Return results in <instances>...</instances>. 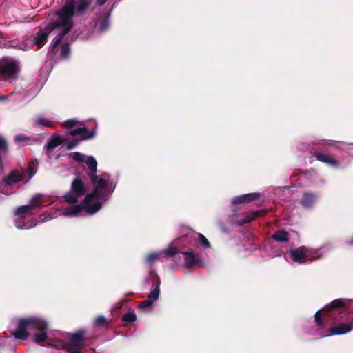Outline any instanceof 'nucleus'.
Here are the masks:
<instances>
[{
	"label": "nucleus",
	"mask_w": 353,
	"mask_h": 353,
	"mask_svg": "<svg viewBox=\"0 0 353 353\" xmlns=\"http://www.w3.org/2000/svg\"><path fill=\"white\" fill-rule=\"evenodd\" d=\"M48 324L45 320L37 316L21 318L17 321V329L11 331V334L17 339L24 341L30 336L28 330L37 331L32 341L39 345L48 341L46 330Z\"/></svg>",
	"instance_id": "1"
},
{
	"label": "nucleus",
	"mask_w": 353,
	"mask_h": 353,
	"mask_svg": "<svg viewBox=\"0 0 353 353\" xmlns=\"http://www.w3.org/2000/svg\"><path fill=\"white\" fill-rule=\"evenodd\" d=\"M77 1H65L60 9L52 14H48L50 23L52 28L69 33L74 23L72 17L75 15V3Z\"/></svg>",
	"instance_id": "2"
},
{
	"label": "nucleus",
	"mask_w": 353,
	"mask_h": 353,
	"mask_svg": "<svg viewBox=\"0 0 353 353\" xmlns=\"http://www.w3.org/2000/svg\"><path fill=\"white\" fill-rule=\"evenodd\" d=\"M91 183L94 185L93 192L90 194H88L85 197V203L88 201H92L94 199L99 200H105L109 194L108 190V180L104 177L99 176L96 174V179L93 180L92 178H90Z\"/></svg>",
	"instance_id": "3"
},
{
	"label": "nucleus",
	"mask_w": 353,
	"mask_h": 353,
	"mask_svg": "<svg viewBox=\"0 0 353 353\" xmlns=\"http://www.w3.org/2000/svg\"><path fill=\"white\" fill-rule=\"evenodd\" d=\"M19 71L18 63L12 59H4L0 61V74L4 79L16 78Z\"/></svg>",
	"instance_id": "4"
},
{
	"label": "nucleus",
	"mask_w": 353,
	"mask_h": 353,
	"mask_svg": "<svg viewBox=\"0 0 353 353\" xmlns=\"http://www.w3.org/2000/svg\"><path fill=\"white\" fill-rule=\"evenodd\" d=\"M289 253L292 260L299 263H305L306 261H312L319 258V256H314L311 250L305 246L291 250Z\"/></svg>",
	"instance_id": "5"
},
{
	"label": "nucleus",
	"mask_w": 353,
	"mask_h": 353,
	"mask_svg": "<svg viewBox=\"0 0 353 353\" xmlns=\"http://www.w3.org/2000/svg\"><path fill=\"white\" fill-rule=\"evenodd\" d=\"M323 310L327 312L328 314L331 316L338 314L340 318L345 316L347 314V307L345 305V302L341 299L332 301L329 305L324 307Z\"/></svg>",
	"instance_id": "6"
},
{
	"label": "nucleus",
	"mask_w": 353,
	"mask_h": 353,
	"mask_svg": "<svg viewBox=\"0 0 353 353\" xmlns=\"http://www.w3.org/2000/svg\"><path fill=\"white\" fill-rule=\"evenodd\" d=\"M102 206L101 203L96 201L92 203V201H88L85 203V199L81 204L77 205L72 207L70 214L71 215H77L81 213L83 210H85L86 212L93 214L98 212Z\"/></svg>",
	"instance_id": "7"
},
{
	"label": "nucleus",
	"mask_w": 353,
	"mask_h": 353,
	"mask_svg": "<svg viewBox=\"0 0 353 353\" xmlns=\"http://www.w3.org/2000/svg\"><path fill=\"white\" fill-rule=\"evenodd\" d=\"M54 30H56L52 28L50 23L45 28H40L34 37V44L41 48L46 43L49 34Z\"/></svg>",
	"instance_id": "8"
},
{
	"label": "nucleus",
	"mask_w": 353,
	"mask_h": 353,
	"mask_svg": "<svg viewBox=\"0 0 353 353\" xmlns=\"http://www.w3.org/2000/svg\"><path fill=\"white\" fill-rule=\"evenodd\" d=\"M160 292V281L158 280L155 284V288L153 289L148 296L146 300L141 301L139 304V307L141 309H148L150 308L154 301H157L159 298Z\"/></svg>",
	"instance_id": "9"
},
{
	"label": "nucleus",
	"mask_w": 353,
	"mask_h": 353,
	"mask_svg": "<svg viewBox=\"0 0 353 353\" xmlns=\"http://www.w3.org/2000/svg\"><path fill=\"white\" fill-rule=\"evenodd\" d=\"M43 200L41 198V195L37 194L34 197L32 198L30 200V203L26 205H21L19 206L15 214L17 215H21L23 214H26L29 212L30 210L35 209L37 207H39L43 203Z\"/></svg>",
	"instance_id": "10"
},
{
	"label": "nucleus",
	"mask_w": 353,
	"mask_h": 353,
	"mask_svg": "<svg viewBox=\"0 0 353 353\" xmlns=\"http://www.w3.org/2000/svg\"><path fill=\"white\" fill-rule=\"evenodd\" d=\"M26 174L19 170L14 169L11 170L9 174L3 179V182L6 186H11L15 183L24 180Z\"/></svg>",
	"instance_id": "11"
},
{
	"label": "nucleus",
	"mask_w": 353,
	"mask_h": 353,
	"mask_svg": "<svg viewBox=\"0 0 353 353\" xmlns=\"http://www.w3.org/2000/svg\"><path fill=\"white\" fill-rule=\"evenodd\" d=\"M352 330V326L350 323L347 324L339 323L335 325L331 326L326 330L325 336L341 335L350 332Z\"/></svg>",
	"instance_id": "12"
},
{
	"label": "nucleus",
	"mask_w": 353,
	"mask_h": 353,
	"mask_svg": "<svg viewBox=\"0 0 353 353\" xmlns=\"http://www.w3.org/2000/svg\"><path fill=\"white\" fill-rule=\"evenodd\" d=\"M318 199V195L312 192H305L303 193L301 198L299 201V203L304 208H312Z\"/></svg>",
	"instance_id": "13"
},
{
	"label": "nucleus",
	"mask_w": 353,
	"mask_h": 353,
	"mask_svg": "<svg viewBox=\"0 0 353 353\" xmlns=\"http://www.w3.org/2000/svg\"><path fill=\"white\" fill-rule=\"evenodd\" d=\"M182 254L185 256L184 262L185 265L187 267H192L196 265L199 267H203L204 262L199 257L196 256L192 252H183Z\"/></svg>",
	"instance_id": "14"
},
{
	"label": "nucleus",
	"mask_w": 353,
	"mask_h": 353,
	"mask_svg": "<svg viewBox=\"0 0 353 353\" xmlns=\"http://www.w3.org/2000/svg\"><path fill=\"white\" fill-rule=\"evenodd\" d=\"M71 136L81 135L80 140H89L94 137L96 131L94 130H89L87 128H77L71 130L69 133Z\"/></svg>",
	"instance_id": "15"
},
{
	"label": "nucleus",
	"mask_w": 353,
	"mask_h": 353,
	"mask_svg": "<svg viewBox=\"0 0 353 353\" xmlns=\"http://www.w3.org/2000/svg\"><path fill=\"white\" fill-rule=\"evenodd\" d=\"M261 197V194L253 192L245 194L240 196H235L232 200V203L234 205H239L241 203H248L254 201H256L259 199Z\"/></svg>",
	"instance_id": "16"
},
{
	"label": "nucleus",
	"mask_w": 353,
	"mask_h": 353,
	"mask_svg": "<svg viewBox=\"0 0 353 353\" xmlns=\"http://www.w3.org/2000/svg\"><path fill=\"white\" fill-rule=\"evenodd\" d=\"M71 191L79 196L84 195L86 192L85 183L80 177H75L71 183Z\"/></svg>",
	"instance_id": "17"
},
{
	"label": "nucleus",
	"mask_w": 353,
	"mask_h": 353,
	"mask_svg": "<svg viewBox=\"0 0 353 353\" xmlns=\"http://www.w3.org/2000/svg\"><path fill=\"white\" fill-rule=\"evenodd\" d=\"M67 139L60 135L54 134L52 137L51 139L47 143L46 146V153L50 154L52 150H54L57 146L61 145L64 143Z\"/></svg>",
	"instance_id": "18"
},
{
	"label": "nucleus",
	"mask_w": 353,
	"mask_h": 353,
	"mask_svg": "<svg viewBox=\"0 0 353 353\" xmlns=\"http://www.w3.org/2000/svg\"><path fill=\"white\" fill-rule=\"evenodd\" d=\"M313 156L319 161L329 164L333 167H337L339 162L329 154L314 152Z\"/></svg>",
	"instance_id": "19"
},
{
	"label": "nucleus",
	"mask_w": 353,
	"mask_h": 353,
	"mask_svg": "<svg viewBox=\"0 0 353 353\" xmlns=\"http://www.w3.org/2000/svg\"><path fill=\"white\" fill-rule=\"evenodd\" d=\"M84 345L70 341L61 343L62 348L67 350L68 353H83Z\"/></svg>",
	"instance_id": "20"
},
{
	"label": "nucleus",
	"mask_w": 353,
	"mask_h": 353,
	"mask_svg": "<svg viewBox=\"0 0 353 353\" xmlns=\"http://www.w3.org/2000/svg\"><path fill=\"white\" fill-rule=\"evenodd\" d=\"M267 214L265 210H259L256 211H252L245 214V219L242 221L241 224L250 223L251 221L256 220L260 216H263Z\"/></svg>",
	"instance_id": "21"
},
{
	"label": "nucleus",
	"mask_w": 353,
	"mask_h": 353,
	"mask_svg": "<svg viewBox=\"0 0 353 353\" xmlns=\"http://www.w3.org/2000/svg\"><path fill=\"white\" fill-rule=\"evenodd\" d=\"M85 334V331L83 329H80L74 333L68 334V337L70 342L84 344L85 340L84 337Z\"/></svg>",
	"instance_id": "22"
},
{
	"label": "nucleus",
	"mask_w": 353,
	"mask_h": 353,
	"mask_svg": "<svg viewBox=\"0 0 353 353\" xmlns=\"http://www.w3.org/2000/svg\"><path fill=\"white\" fill-rule=\"evenodd\" d=\"M111 14V10L109 9L102 14V19L99 22V30L101 32L106 31L110 26V17Z\"/></svg>",
	"instance_id": "23"
},
{
	"label": "nucleus",
	"mask_w": 353,
	"mask_h": 353,
	"mask_svg": "<svg viewBox=\"0 0 353 353\" xmlns=\"http://www.w3.org/2000/svg\"><path fill=\"white\" fill-rule=\"evenodd\" d=\"M85 161L90 172L89 174V177L92 178L93 180L96 179V174L97 172V162L96 159L93 157L89 156L87 157V159L86 161L85 160Z\"/></svg>",
	"instance_id": "24"
},
{
	"label": "nucleus",
	"mask_w": 353,
	"mask_h": 353,
	"mask_svg": "<svg viewBox=\"0 0 353 353\" xmlns=\"http://www.w3.org/2000/svg\"><path fill=\"white\" fill-rule=\"evenodd\" d=\"M290 233L285 230H278L272 235V239L280 243H286L290 239Z\"/></svg>",
	"instance_id": "25"
},
{
	"label": "nucleus",
	"mask_w": 353,
	"mask_h": 353,
	"mask_svg": "<svg viewBox=\"0 0 353 353\" xmlns=\"http://www.w3.org/2000/svg\"><path fill=\"white\" fill-rule=\"evenodd\" d=\"M91 1H77L75 3V14L82 16L85 14V11L88 8Z\"/></svg>",
	"instance_id": "26"
},
{
	"label": "nucleus",
	"mask_w": 353,
	"mask_h": 353,
	"mask_svg": "<svg viewBox=\"0 0 353 353\" xmlns=\"http://www.w3.org/2000/svg\"><path fill=\"white\" fill-rule=\"evenodd\" d=\"M68 33L63 32V31L59 30V32L58 33L57 36L54 38L50 43V47L52 50L55 49L62 41L63 37L67 34Z\"/></svg>",
	"instance_id": "27"
},
{
	"label": "nucleus",
	"mask_w": 353,
	"mask_h": 353,
	"mask_svg": "<svg viewBox=\"0 0 353 353\" xmlns=\"http://www.w3.org/2000/svg\"><path fill=\"white\" fill-rule=\"evenodd\" d=\"M78 196L70 190L64 195V200L70 204H74L78 202Z\"/></svg>",
	"instance_id": "28"
},
{
	"label": "nucleus",
	"mask_w": 353,
	"mask_h": 353,
	"mask_svg": "<svg viewBox=\"0 0 353 353\" xmlns=\"http://www.w3.org/2000/svg\"><path fill=\"white\" fill-rule=\"evenodd\" d=\"M109 323L108 321L103 316H98L94 322V325L98 327H103Z\"/></svg>",
	"instance_id": "29"
},
{
	"label": "nucleus",
	"mask_w": 353,
	"mask_h": 353,
	"mask_svg": "<svg viewBox=\"0 0 353 353\" xmlns=\"http://www.w3.org/2000/svg\"><path fill=\"white\" fill-rule=\"evenodd\" d=\"M14 141L17 143L21 142H26L27 143H31L34 139H31L30 137H28L23 134H19L14 137Z\"/></svg>",
	"instance_id": "30"
},
{
	"label": "nucleus",
	"mask_w": 353,
	"mask_h": 353,
	"mask_svg": "<svg viewBox=\"0 0 353 353\" xmlns=\"http://www.w3.org/2000/svg\"><path fill=\"white\" fill-rule=\"evenodd\" d=\"M70 52V45L68 43H64L61 46V55L63 59H66L69 57Z\"/></svg>",
	"instance_id": "31"
},
{
	"label": "nucleus",
	"mask_w": 353,
	"mask_h": 353,
	"mask_svg": "<svg viewBox=\"0 0 353 353\" xmlns=\"http://www.w3.org/2000/svg\"><path fill=\"white\" fill-rule=\"evenodd\" d=\"M121 320L126 323H133L137 320V316L133 312H128L122 316Z\"/></svg>",
	"instance_id": "32"
},
{
	"label": "nucleus",
	"mask_w": 353,
	"mask_h": 353,
	"mask_svg": "<svg viewBox=\"0 0 353 353\" xmlns=\"http://www.w3.org/2000/svg\"><path fill=\"white\" fill-rule=\"evenodd\" d=\"M321 310H320L316 312V314L314 315V319H315L316 324L319 327L323 328V327H325V322L321 316Z\"/></svg>",
	"instance_id": "33"
},
{
	"label": "nucleus",
	"mask_w": 353,
	"mask_h": 353,
	"mask_svg": "<svg viewBox=\"0 0 353 353\" xmlns=\"http://www.w3.org/2000/svg\"><path fill=\"white\" fill-rule=\"evenodd\" d=\"M198 241L204 248H208L210 247L209 241L201 233L198 234Z\"/></svg>",
	"instance_id": "34"
},
{
	"label": "nucleus",
	"mask_w": 353,
	"mask_h": 353,
	"mask_svg": "<svg viewBox=\"0 0 353 353\" xmlns=\"http://www.w3.org/2000/svg\"><path fill=\"white\" fill-rule=\"evenodd\" d=\"M8 150V145L6 140L0 136V153H6Z\"/></svg>",
	"instance_id": "35"
},
{
	"label": "nucleus",
	"mask_w": 353,
	"mask_h": 353,
	"mask_svg": "<svg viewBox=\"0 0 353 353\" xmlns=\"http://www.w3.org/2000/svg\"><path fill=\"white\" fill-rule=\"evenodd\" d=\"M72 158L73 160H74L77 162L83 163L85 161V155H83V154H81L79 152H75L72 154Z\"/></svg>",
	"instance_id": "36"
},
{
	"label": "nucleus",
	"mask_w": 353,
	"mask_h": 353,
	"mask_svg": "<svg viewBox=\"0 0 353 353\" xmlns=\"http://www.w3.org/2000/svg\"><path fill=\"white\" fill-rule=\"evenodd\" d=\"M37 125H43L47 127H52V125L50 123V121L48 120L47 119L40 117L36 121Z\"/></svg>",
	"instance_id": "37"
},
{
	"label": "nucleus",
	"mask_w": 353,
	"mask_h": 353,
	"mask_svg": "<svg viewBox=\"0 0 353 353\" xmlns=\"http://www.w3.org/2000/svg\"><path fill=\"white\" fill-rule=\"evenodd\" d=\"M77 123L75 119H68L62 123V126L66 129H71L77 125Z\"/></svg>",
	"instance_id": "38"
},
{
	"label": "nucleus",
	"mask_w": 353,
	"mask_h": 353,
	"mask_svg": "<svg viewBox=\"0 0 353 353\" xmlns=\"http://www.w3.org/2000/svg\"><path fill=\"white\" fill-rule=\"evenodd\" d=\"M301 172L303 174L309 179H312L317 175L316 171L314 169L301 170Z\"/></svg>",
	"instance_id": "39"
},
{
	"label": "nucleus",
	"mask_w": 353,
	"mask_h": 353,
	"mask_svg": "<svg viewBox=\"0 0 353 353\" xmlns=\"http://www.w3.org/2000/svg\"><path fill=\"white\" fill-rule=\"evenodd\" d=\"M159 256V254L157 253H150L146 256L145 261L148 263L152 264L157 260Z\"/></svg>",
	"instance_id": "40"
},
{
	"label": "nucleus",
	"mask_w": 353,
	"mask_h": 353,
	"mask_svg": "<svg viewBox=\"0 0 353 353\" xmlns=\"http://www.w3.org/2000/svg\"><path fill=\"white\" fill-rule=\"evenodd\" d=\"M165 252L166 256H168L169 257H173L176 254H178L179 252L176 248L170 246L165 250Z\"/></svg>",
	"instance_id": "41"
},
{
	"label": "nucleus",
	"mask_w": 353,
	"mask_h": 353,
	"mask_svg": "<svg viewBox=\"0 0 353 353\" xmlns=\"http://www.w3.org/2000/svg\"><path fill=\"white\" fill-rule=\"evenodd\" d=\"M79 141L80 139H73L70 141H69L66 145V149L67 150H72L73 148H74L75 147H77L79 143Z\"/></svg>",
	"instance_id": "42"
},
{
	"label": "nucleus",
	"mask_w": 353,
	"mask_h": 353,
	"mask_svg": "<svg viewBox=\"0 0 353 353\" xmlns=\"http://www.w3.org/2000/svg\"><path fill=\"white\" fill-rule=\"evenodd\" d=\"M341 148L351 153V151H353V143L342 142Z\"/></svg>",
	"instance_id": "43"
},
{
	"label": "nucleus",
	"mask_w": 353,
	"mask_h": 353,
	"mask_svg": "<svg viewBox=\"0 0 353 353\" xmlns=\"http://www.w3.org/2000/svg\"><path fill=\"white\" fill-rule=\"evenodd\" d=\"M36 225V223H34V224H30V225H28L27 223H25L23 226L21 227V228L22 229H28V228H30L33 226H34Z\"/></svg>",
	"instance_id": "44"
},
{
	"label": "nucleus",
	"mask_w": 353,
	"mask_h": 353,
	"mask_svg": "<svg viewBox=\"0 0 353 353\" xmlns=\"http://www.w3.org/2000/svg\"><path fill=\"white\" fill-rule=\"evenodd\" d=\"M348 245H353V236L347 241Z\"/></svg>",
	"instance_id": "45"
},
{
	"label": "nucleus",
	"mask_w": 353,
	"mask_h": 353,
	"mask_svg": "<svg viewBox=\"0 0 353 353\" xmlns=\"http://www.w3.org/2000/svg\"><path fill=\"white\" fill-rule=\"evenodd\" d=\"M105 3V1H97L98 6H102Z\"/></svg>",
	"instance_id": "46"
},
{
	"label": "nucleus",
	"mask_w": 353,
	"mask_h": 353,
	"mask_svg": "<svg viewBox=\"0 0 353 353\" xmlns=\"http://www.w3.org/2000/svg\"><path fill=\"white\" fill-rule=\"evenodd\" d=\"M32 176V174L31 173V172H30V176H29V178H31Z\"/></svg>",
	"instance_id": "47"
}]
</instances>
